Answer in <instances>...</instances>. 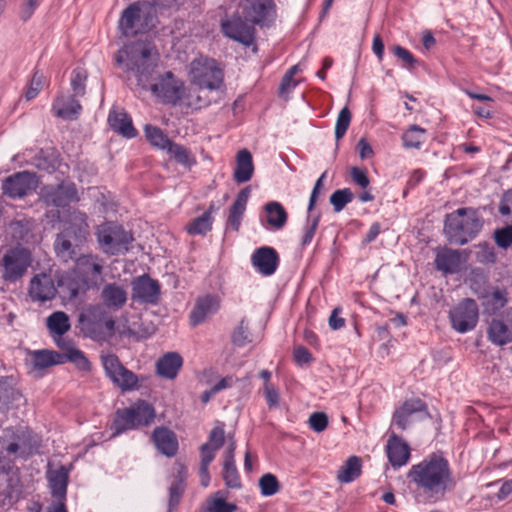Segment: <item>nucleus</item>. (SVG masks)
<instances>
[{"label":"nucleus","instance_id":"de8ad7c7","mask_svg":"<svg viewBox=\"0 0 512 512\" xmlns=\"http://www.w3.org/2000/svg\"><path fill=\"white\" fill-rule=\"evenodd\" d=\"M203 89L198 87L197 89H189L187 92L184 91L183 98L181 101L192 109H201L207 107L210 104V100L203 95Z\"/></svg>","mask_w":512,"mask_h":512},{"label":"nucleus","instance_id":"a878e982","mask_svg":"<svg viewBox=\"0 0 512 512\" xmlns=\"http://www.w3.org/2000/svg\"><path fill=\"white\" fill-rule=\"evenodd\" d=\"M101 300L104 308L111 310L121 309L127 301V293L123 287L116 283L106 284L101 291Z\"/></svg>","mask_w":512,"mask_h":512},{"label":"nucleus","instance_id":"b1692460","mask_svg":"<svg viewBox=\"0 0 512 512\" xmlns=\"http://www.w3.org/2000/svg\"><path fill=\"white\" fill-rule=\"evenodd\" d=\"M157 449L167 457H173L178 450V441L173 431L166 427H157L152 433Z\"/></svg>","mask_w":512,"mask_h":512},{"label":"nucleus","instance_id":"052dcab7","mask_svg":"<svg viewBox=\"0 0 512 512\" xmlns=\"http://www.w3.org/2000/svg\"><path fill=\"white\" fill-rule=\"evenodd\" d=\"M220 492H217L215 497L211 498L207 503L208 512H235L237 506L233 503L226 502L222 497H218Z\"/></svg>","mask_w":512,"mask_h":512},{"label":"nucleus","instance_id":"8fccbe9b","mask_svg":"<svg viewBox=\"0 0 512 512\" xmlns=\"http://www.w3.org/2000/svg\"><path fill=\"white\" fill-rule=\"evenodd\" d=\"M77 191L73 184H61L52 195V203L55 206H64L68 201L76 199Z\"/></svg>","mask_w":512,"mask_h":512},{"label":"nucleus","instance_id":"37998d69","mask_svg":"<svg viewBox=\"0 0 512 512\" xmlns=\"http://www.w3.org/2000/svg\"><path fill=\"white\" fill-rule=\"evenodd\" d=\"M426 130L418 125H411L402 135L403 146L407 149H420L425 141Z\"/></svg>","mask_w":512,"mask_h":512},{"label":"nucleus","instance_id":"603ef678","mask_svg":"<svg viewBox=\"0 0 512 512\" xmlns=\"http://www.w3.org/2000/svg\"><path fill=\"white\" fill-rule=\"evenodd\" d=\"M222 477L225 485L231 489H240L242 487L240 476L235 462H224Z\"/></svg>","mask_w":512,"mask_h":512},{"label":"nucleus","instance_id":"680f3d73","mask_svg":"<svg viewBox=\"0 0 512 512\" xmlns=\"http://www.w3.org/2000/svg\"><path fill=\"white\" fill-rule=\"evenodd\" d=\"M45 84V77L43 74L39 72H35L30 81L29 87L25 93V98L27 101L34 99L39 92L42 90Z\"/></svg>","mask_w":512,"mask_h":512},{"label":"nucleus","instance_id":"13d9d810","mask_svg":"<svg viewBox=\"0 0 512 512\" xmlns=\"http://www.w3.org/2000/svg\"><path fill=\"white\" fill-rule=\"evenodd\" d=\"M87 79V72L82 68H76L71 74V87L75 97L83 96L85 94V81Z\"/></svg>","mask_w":512,"mask_h":512},{"label":"nucleus","instance_id":"2eb2a0df","mask_svg":"<svg viewBox=\"0 0 512 512\" xmlns=\"http://www.w3.org/2000/svg\"><path fill=\"white\" fill-rule=\"evenodd\" d=\"M221 29L225 36L245 46H250L254 41V25L239 15L237 10L231 19L221 22Z\"/></svg>","mask_w":512,"mask_h":512},{"label":"nucleus","instance_id":"9b49d317","mask_svg":"<svg viewBox=\"0 0 512 512\" xmlns=\"http://www.w3.org/2000/svg\"><path fill=\"white\" fill-rule=\"evenodd\" d=\"M452 328L459 333L473 330L479 319V308L474 299L465 298L449 312Z\"/></svg>","mask_w":512,"mask_h":512},{"label":"nucleus","instance_id":"a19ab883","mask_svg":"<svg viewBox=\"0 0 512 512\" xmlns=\"http://www.w3.org/2000/svg\"><path fill=\"white\" fill-rule=\"evenodd\" d=\"M46 324L52 337L63 336L71 327L68 315L62 311L53 312L47 318Z\"/></svg>","mask_w":512,"mask_h":512},{"label":"nucleus","instance_id":"1a4fd4ad","mask_svg":"<svg viewBox=\"0 0 512 512\" xmlns=\"http://www.w3.org/2000/svg\"><path fill=\"white\" fill-rule=\"evenodd\" d=\"M72 362L82 371H89L91 364L84 354L73 352L70 355H60L59 352L53 350H35L31 353V365L34 371H42L49 367Z\"/></svg>","mask_w":512,"mask_h":512},{"label":"nucleus","instance_id":"6e6552de","mask_svg":"<svg viewBox=\"0 0 512 512\" xmlns=\"http://www.w3.org/2000/svg\"><path fill=\"white\" fill-rule=\"evenodd\" d=\"M31 265V253L28 249L16 246L5 251L0 261L1 278L14 283L20 280Z\"/></svg>","mask_w":512,"mask_h":512},{"label":"nucleus","instance_id":"39448f33","mask_svg":"<svg viewBox=\"0 0 512 512\" xmlns=\"http://www.w3.org/2000/svg\"><path fill=\"white\" fill-rule=\"evenodd\" d=\"M153 5L151 2H135L121 14L119 28L126 37L136 36L153 26Z\"/></svg>","mask_w":512,"mask_h":512},{"label":"nucleus","instance_id":"bf43d9fd","mask_svg":"<svg viewBox=\"0 0 512 512\" xmlns=\"http://www.w3.org/2000/svg\"><path fill=\"white\" fill-rule=\"evenodd\" d=\"M351 122V112L348 107H344L338 114L335 125V138L340 140L344 137Z\"/></svg>","mask_w":512,"mask_h":512},{"label":"nucleus","instance_id":"774afa93","mask_svg":"<svg viewBox=\"0 0 512 512\" xmlns=\"http://www.w3.org/2000/svg\"><path fill=\"white\" fill-rule=\"evenodd\" d=\"M40 0H24L20 6V18L22 21H28L38 7Z\"/></svg>","mask_w":512,"mask_h":512},{"label":"nucleus","instance_id":"09e8293b","mask_svg":"<svg viewBox=\"0 0 512 512\" xmlns=\"http://www.w3.org/2000/svg\"><path fill=\"white\" fill-rule=\"evenodd\" d=\"M213 219L210 212L206 211L201 216L193 219L186 227L190 235H205L212 229Z\"/></svg>","mask_w":512,"mask_h":512},{"label":"nucleus","instance_id":"c9c22d12","mask_svg":"<svg viewBox=\"0 0 512 512\" xmlns=\"http://www.w3.org/2000/svg\"><path fill=\"white\" fill-rule=\"evenodd\" d=\"M488 340L497 346H504L512 341V330L500 319H492L487 328Z\"/></svg>","mask_w":512,"mask_h":512},{"label":"nucleus","instance_id":"7c9ffc66","mask_svg":"<svg viewBox=\"0 0 512 512\" xmlns=\"http://www.w3.org/2000/svg\"><path fill=\"white\" fill-rule=\"evenodd\" d=\"M482 306L488 314H496L508 303V291L505 288H494L481 296Z\"/></svg>","mask_w":512,"mask_h":512},{"label":"nucleus","instance_id":"864d4df0","mask_svg":"<svg viewBox=\"0 0 512 512\" xmlns=\"http://www.w3.org/2000/svg\"><path fill=\"white\" fill-rule=\"evenodd\" d=\"M29 232V221L25 219L11 221L8 225V233L17 242L25 241Z\"/></svg>","mask_w":512,"mask_h":512},{"label":"nucleus","instance_id":"0e129e2a","mask_svg":"<svg viewBox=\"0 0 512 512\" xmlns=\"http://www.w3.org/2000/svg\"><path fill=\"white\" fill-rule=\"evenodd\" d=\"M494 239L500 248L510 247L512 245V225L495 230Z\"/></svg>","mask_w":512,"mask_h":512},{"label":"nucleus","instance_id":"f3484780","mask_svg":"<svg viewBox=\"0 0 512 512\" xmlns=\"http://www.w3.org/2000/svg\"><path fill=\"white\" fill-rule=\"evenodd\" d=\"M427 414L426 404L418 398H412L406 400L395 410L392 424L396 425L401 430H405L413 422L416 415L426 416Z\"/></svg>","mask_w":512,"mask_h":512},{"label":"nucleus","instance_id":"4d7b16f0","mask_svg":"<svg viewBox=\"0 0 512 512\" xmlns=\"http://www.w3.org/2000/svg\"><path fill=\"white\" fill-rule=\"evenodd\" d=\"M259 487L263 496H272L279 491L280 484L275 475L266 473L259 479Z\"/></svg>","mask_w":512,"mask_h":512},{"label":"nucleus","instance_id":"dca6fc26","mask_svg":"<svg viewBox=\"0 0 512 512\" xmlns=\"http://www.w3.org/2000/svg\"><path fill=\"white\" fill-rule=\"evenodd\" d=\"M37 187L34 173L23 171L7 177L2 184L3 193L11 198L23 197Z\"/></svg>","mask_w":512,"mask_h":512},{"label":"nucleus","instance_id":"c85d7f7f","mask_svg":"<svg viewBox=\"0 0 512 512\" xmlns=\"http://www.w3.org/2000/svg\"><path fill=\"white\" fill-rule=\"evenodd\" d=\"M186 477V468L179 464L169 486L168 512H172L173 509L178 506L185 491Z\"/></svg>","mask_w":512,"mask_h":512},{"label":"nucleus","instance_id":"cd10ccee","mask_svg":"<svg viewBox=\"0 0 512 512\" xmlns=\"http://www.w3.org/2000/svg\"><path fill=\"white\" fill-rule=\"evenodd\" d=\"M183 365V359L177 352H168L156 362L157 374L166 379H174Z\"/></svg>","mask_w":512,"mask_h":512},{"label":"nucleus","instance_id":"338daca9","mask_svg":"<svg viewBox=\"0 0 512 512\" xmlns=\"http://www.w3.org/2000/svg\"><path fill=\"white\" fill-rule=\"evenodd\" d=\"M225 442V431L222 426L214 427L209 434V441L212 448L219 450Z\"/></svg>","mask_w":512,"mask_h":512},{"label":"nucleus","instance_id":"473e14b6","mask_svg":"<svg viewBox=\"0 0 512 512\" xmlns=\"http://www.w3.org/2000/svg\"><path fill=\"white\" fill-rule=\"evenodd\" d=\"M254 165L251 153L247 149H242L237 153L236 167L233 178L237 183L248 182L253 175Z\"/></svg>","mask_w":512,"mask_h":512},{"label":"nucleus","instance_id":"f257e3e1","mask_svg":"<svg viewBox=\"0 0 512 512\" xmlns=\"http://www.w3.org/2000/svg\"><path fill=\"white\" fill-rule=\"evenodd\" d=\"M408 478L417 488L436 499L443 498L456 487L448 460L437 454H432L413 465L408 472Z\"/></svg>","mask_w":512,"mask_h":512},{"label":"nucleus","instance_id":"e2e57ef3","mask_svg":"<svg viewBox=\"0 0 512 512\" xmlns=\"http://www.w3.org/2000/svg\"><path fill=\"white\" fill-rule=\"evenodd\" d=\"M319 221H320V214L311 215V213H309V215L307 217V225L305 227V232H304L302 242H301L303 246H306L311 243V241L315 235V232L317 230Z\"/></svg>","mask_w":512,"mask_h":512},{"label":"nucleus","instance_id":"7ed1b4c3","mask_svg":"<svg viewBox=\"0 0 512 512\" xmlns=\"http://www.w3.org/2000/svg\"><path fill=\"white\" fill-rule=\"evenodd\" d=\"M482 227L479 212L472 207H463L446 215L444 234L451 244L462 246L476 238Z\"/></svg>","mask_w":512,"mask_h":512},{"label":"nucleus","instance_id":"423d86ee","mask_svg":"<svg viewBox=\"0 0 512 512\" xmlns=\"http://www.w3.org/2000/svg\"><path fill=\"white\" fill-rule=\"evenodd\" d=\"M97 241L101 250L108 255H119L128 252L134 238L122 226L107 222L96 231Z\"/></svg>","mask_w":512,"mask_h":512},{"label":"nucleus","instance_id":"c756f323","mask_svg":"<svg viewBox=\"0 0 512 512\" xmlns=\"http://www.w3.org/2000/svg\"><path fill=\"white\" fill-rule=\"evenodd\" d=\"M435 266L446 274L456 273L461 266V253L450 248L440 250L435 258Z\"/></svg>","mask_w":512,"mask_h":512},{"label":"nucleus","instance_id":"0eeeda50","mask_svg":"<svg viewBox=\"0 0 512 512\" xmlns=\"http://www.w3.org/2000/svg\"><path fill=\"white\" fill-rule=\"evenodd\" d=\"M223 71L214 59L199 57L190 64L191 82L197 87L218 90L223 84Z\"/></svg>","mask_w":512,"mask_h":512},{"label":"nucleus","instance_id":"49530a36","mask_svg":"<svg viewBox=\"0 0 512 512\" xmlns=\"http://www.w3.org/2000/svg\"><path fill=\"white\" fill-rule=\"evenodd\" d=\"M20 398L19 391L7 379L0 380V411L8 409L13 402L20 400Z\"/></svg>","mask_w":512,"mask_h":512},{"label":"nucleus","instance_id":"f8f14e48","mask_svg":"<svg viewBox=\"0 0 512 512\" xmlns=\"http://www.w3.org/2000/svg\"><path fill=\"white\" fill-rule=\"evenodd\" d=\"M237 11L253 25L266 26L275 19V6L272 0H242Z\"/></svg>","mask_w":512,"mask_h":512},{"label":"nucleus","instance_id":"aec40b11","mask_svg":"<svg viewBox=\"0 0 512 512\" xmlns=\"http://www.w3.org/2000/svg\"><path fill=\"white\" fill-rule=\"evenodd\" d=\"M385 450L388 460L393 467L405 465L410 458L409 445L394 432L390 434Z\"/></svg>","mask_w":512,"mask_h":512},{"label":"nucleus","instance_id":"79ce46f5","mask_svg":"<svg viewBox=\"0 0 512 512\" xmlns=\"http://www.w3.org/2000/svg\"><path fill=\"white\" fill-rule=\"evenodd\" d=\"M136 428L140 426H148L155 418L154 408L145 401L138 402L135 406L130 407Z\"/></svg>","mask_w":512,"mask_h":512},{"label":"nucleus","instance_id":"c03bdc74","mask_svg":"<svg viewBox=\"0 0 512 512\" xmlns=\"http://www.w3.org/2000/svg\"><path fill=\"white\" fill-rule=\"evenodd\" d=\"M144 132L149 143L159 149L167 150L172 143L168 136L157 126L147 124L144 127Z\"/></svg>","mask_w":512,"mask_h":512},{"label":"nucleus","instance_id":"a211bd4d","mask_svg":"<svg viewBox=\"0 0 512 512\" xmlns=\"http://www.w3.org/2000/svg\"><path fill=\"white\" fill-rule=\"evenodd\" d=\"M160 297V284L144 274L132 282V298L141 303L156 304Z\"/></svg>","mask_w":512,"mask_h":512},{"label":"nucleus","instance_id":"20e7f679","mask_svg":"<svg viewBox=\"0 0 512 512\" xmlns=\"http://www.w3.org/2000/svg\"><path fill=\"white\" fill-rule=\"evenodd\" d=\"M81 331L95 341L105 340L114 334L115 320L100 305H91L79 316Z\"/></svg>","mask_w":512,"mask_h":512},{"label":"nucleus","instance_id":"9d476101","mask_svg":"<svg viewBox=\"0 0 512 512\" xmlns=\"http://www.w3.org/2000/svg\"><path fill=\"white\" fill-rule=\"evenodd\" d=\"M101 362L106 376L122 391L138 389V377L128 370L115 354H102Z\"/></svg>","mask_w":512,"mask_h":512},{"label":"nucleus","instance_id":"2f4dec72","mask_svg":"<svg viewBox=\"0 0 512 512\" xmlns=\"http://www.w3.org/2000/svg\"><path fill=\"white\" fill-rule=\"evenodd\" d=\"M108 123L112 130L127 138H133L137 135L133 127L130 116L125 111L112 110L108 116Z\"/></svg>","mask_w":512,"mask_h":512},{"label":"nucleus","instance_id":"bb28decb","mask_svg":"<svg viewBox=\"0 0 512 512\" xmlns=\"http://www.w3.org/2000/svg\"><path fill=\"white\" fill-rule=\"evenodd\" d=\"M63 231L69 232V235H72L74 240L85 243L90 235L86 214L78 210L71 211L69 213L68 226Z\"/></svg>","mask_w":512,"mask_h":512},{"label":"nucleus","instance_id":"4468645a","mask_svg":"<svg viewBox=\"0 0 512 512\" xmlns=\"http://www.w3.org/2000/svg\"><path fill=\"white\" fill-rule=\"evenodd\" d=\"M105 260L97 254H83L76 258L75 271L86 288H97L102 281Z\"/></svg>","mask_w":512,"mask_h":512},{"label":"nucleus","instance_id":"f03ea898","mask_svg":"<svg viewBox=\"0 0 512 512\" xmlns=\"http://www.w3.org/2000/svg\"><path fill=\"white\" fill-rule=\"evenodd\" d=\"M155 53L153 45L137 41L119 51L117 60L119 63H124L126 70L135 75L137 84L141 88L147 89L156 67L153 58Z\"/></svg>","mask_w":512,"mask_h":512},{"label":"nucleus","instance_id":"69168bd1","mask_svg":"<svg viewBox=\"0 0 512 512\" xmlns=\"http://www.w3.org/2000/svg\"><path fill=\"white\" fill-rule=\"evenodd\" d=\"M328 422V416L324 412H314L308 420L310 428L317 433L323 432L327 428Z\"/></svg>","mask_w":512,"mask_h":512},{"label":"nucleus","instance_id":"e433bc0d","mask_svg":"<svg viewBox=\"0 0 512 512\" xmlns=\"http://www.w3.org/2000/svg\"><path fill=\"white\" fill-rule=\"evenodd\" d=\"M34 446L31 444L30 433L27 431H19L14 436V441L6 447L9 454H15L22 458H26L33 453Z\"/></svg>","mask_w":512,"mask_h":512},{"label":"nucleus","instance_id":"412c9836","mask_svg":"<svg viewBox=\"0 0 512 512\" xmlns=\"http://www.w3.org/2000/svg\"><path fill=\"white\" fill-rule=\"evenodd\" d=\"M56 293L51 277L45 273L35 275L29 286V296L33 301L45 302L51 300Z\"/></svg>","mask_w":512,"mask_h":512},{"label":"nucleus","instance_id":"4c0bfd02","mask_svg":"<svg viewBox=\"0 0 512 512\" xmlns=\"http://www.w3.org/2000/svg\"><path fill=\"white\" fill-rule=\"evenodd\" d=\"M361 459L357 456H350L345 463L340 466L337 472V480L340 483H350L361 475Z\"/></svg>","mask_w":512,"mask_h":512},{"label":"nucleus","instance_id":"5fc2aeb1","mask_svg":"<svg viewBox=\"0 0 512 512\" xmlns=\"http://www.w3.org/2000/svg\"><path fill=\"white\" fill-rule=\"evenodd\" d=\"M391 52L402 62V67L413 70L419 64V60L416 59L413 54L406 48L400 45H394L390 48Z\"/></svg>","mask_w":512,"mask_h":512},{"label":"nucleus","instance_id":"58836bf2","mask_svg":"<svg viewBox=\"0 0 512 512\" xmlns=\"http://www.w3.org/2000/svg\"><path fill=\"white\" fill-rule=\"evenodd\" d=\"M265 211L267 214V222L272 228L280 230L285 226L288 214L279 202L272 201L267 203L265 205Z\"/></svg>","mask_w":512,"mask_h":512},{"label":"nucleus","instance_id":"4be33fe9","mask_svg":"<svg viewBox=\"0 0 512 512\" xmlns=\"http://www.w3.org/2000/svg\"><path fill=\"white\" fill-rule=\"evenodd\" d=\"M82 244V241L74 240L73 236L69 235V232L62 231L55 239L54 250L61 260L68 262L70 260H76V258L79 257L78 248Z\"/></svg>","mask_w":512,"mask_h":512},{"label":"nucleus","instance_id":"ddd939ff","mask_svg":"<svg viewBox=\"0 0 512 512\" xmlns=\"http://www.w3.org/2000/svg\"><path fill=\"white\" fill-rule=\"evenodd\" d=\"M150 90L163 103L177 105L183 98L185 87L180 79L167 71L157 77L156 82L150 85Z\"/></svg>","mask_w":512,"mask_h":512},{"label":"nucleus","instance_id":"6ab92c4d","mask_svg":"<svg viewBox=\"0 0 512 512\" xmlns=\"http://www.w3.org/2000/svg\"><path fill=\"white\" fill-rule=\"evenodd\" d=\"M279 255L272 247L263 246L256 249L251 262L254 268L264 276H270L275 273L279 265Z\"/></svg>","mask_w":512,"mask_h":512},{"label":"nucleus","instance_id":"a18cd8bd","mask_svg":"<svg viewBox=\"0 0 512 512\" xmlns=\"http://www.w3.org/2000/svg\"><path fill=\"white\" fill-rule=\"evenodd\" d=\"M167 151L177 163L183 165L184 167L190 168L196 164V159L191 151L183 145L172 141Z\"/></svg>","mask_w":512,"mask_h":512},{"label":"nucleus","instance_id":"393cba45","mask_svg":"<svg viewBox=\"0 0 512 512\" xmlns=\"http://www.w3.org/2000/svg\"><path fill=\"white\" fill-rule=\"evenodd\" d=\"M218 308L219 303L216 297L207 295L203 298H199L190 313L191 325L197 326L203 323L209 316L213 315Z\"/></svg>","mask_w":512,"mask_h":512},{"label":"nucleus","instance_id":"3c124183","mask_svg":"<svg viewBox=\"0 0 512 512\" xmlns=\"http://www.w3.org/2000/svg\"><path fill=\"white\" fill-rule=\"evenodd\" d=\"M231 341L237 347H243L252 342V335L246 318L241 319L231 334Z\"/></svg>","mask_w":512,"mask_h":512},{"label":"nucleus","instance_id":"5701e85b","mask_svg":"<svg viewBox=\"0 0 512 512\" xmlns=\"http://www.w3.org/2000/svg\"><path fill=\"white\" fill-rule=\"evenodd\" d=\"M82 110V106L75 96H58L52 104V112L64 120H76Z\"/></svg>","mask_w":512,"mask_h":512},{"label":"nucleus","instance_id":"6e6d98bb","mask_svg":"<svg viewBox=\"0 0 512 512\" xmlns=\"http://www.w3.org/2000/svg\"><path fill=\"white\" fill-rule=\"evenodd\" d=\"M353 198L354 195L349 188L339 189L333 192L330 196V203L332 204L335 212H340L353 200Z\"/></svg>","mask_w":512,"mask_h":512},{"label":"nucleus","instance_id":"72a5a7b5","mask_svg":"<svg viewBox=\"0 0 512 512\" xmlns=\"http://www.w3.org/2000/svg\"><path fill=\"white\" fill-rule=\"evenodd\" d=\"M249 196L250 187H245L238 193L236 200L230 208L227 224L230 225L234 231H238L240 228Z\"/></svg>","mask_w":512,"mask_h":512},{"label":"nucleus","instance_id":"ea45409f","mask_svg":"<svg viewBox=\"0 0 512 512\" xmlns=\"http://www.w3.org/2000/svg\"><path fill=\"white\" fill-rule=\"evenodd\" d=\"M111 429L113 431V437L127 430L136 429L133 414L130 408L119 409L116 411Z\"/></svg>","mask_w":512,"mask_h":512},{"label":"nucleus","instance_id":"f704fd0d","mask_svg":"<svg viewBox=\"0 0 512 512\" xmlns=\"http://www.w3.org/2000/svg\"><path fill=\"white\" fill-rule=\"evenodd\" d=\"M47 478L53 497L57 498L58 501H64L68 484V471L66 468L61 466L59 469L49 471Z\"/></svg>","mask_w":512,"mask_h":512}]
</instances>
